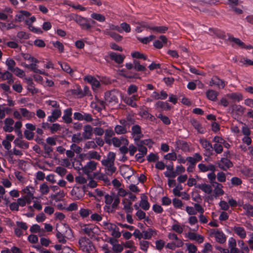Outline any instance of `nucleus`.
I'll use <instances>...</instances> for the list:
<instances>
[{
    "instance_id": "obj_1",
    "label": "nucleus",
    "mask_w": 253,
    "mask_h": 253,
    "mask_svg": "<svg viewBox=\"0 0 253 253\" xmlns=\"http://www.w3.org/2000/svg\"><path fill=\"white\" fill-rule=\"evenodd\" d=\"M119 92L115 89L107 91L105 93L104 98L106 102L114 104L118 103Z\"/></svg>"
},
{
    "instance_id": "obj_2",
    "label": "nucleus",
    "mask_w": 253,
    "mask_h": 253,
    "mask_svg": "<svg viewBox=\"0 0 253 253\" xmlns=\"http://www.w3.org/2000/svg\"><path fill=\"white\" fill-rule=\"evenodd\" d=\"M169 43V46L171 44V42H169L167 38L164 35H161L159 37V40H155L153 42V46L157 49H161L164 45H167Z\"/></svg>"
},
{
    "instance_id": "obj_3",
    "label": "nucleus",
    "mask_w": 253,
    "mask_h": 253,
    "mask_svg": "<svg viewBox=\"0 0 253 253\" xmlns=\"http://www.w3.org/2000/svg\"><path fill=\"white\" fill-rule=\"evenodd\" d=\"M218 166L221 169L226 171L233 167V164L227 158H221L218 163Z\"/></svg>"
},
{
    "instance_id": "obj_4",
    "label": "nucleus",
    "mask_w": 253,
    "mask_h": 253,
    "mask_svg": "<svg viewBox=\"0 0 253 253\" xmlns=\"http://www.w3.org/2000/svg\"><path fill=\"white\" fill-rule=\"evenodd\" d=\"M108 57L111 60L115 61L118 64H122L126 57L124 55L112 51L108 53Z\"/></svg>"
},
{
    "instance_id": "obj_5",
    "label": "nucleus",
    "mask_w": 253,
    "mask_h": 253,
    "mask_svg": "<svg viewBox=\"0 0 253 253\" xmlns=\"http://www.w3.org/2000/svg\"><path fill=\"white\" fill-rule=\"evenodd\" d=\"M199 142L203 148L205 149L206 152L209 156L212 155L213 153V147L211 143L207 139L201 138Z\"/></svg>"
},
{
    "instance_id": "obj_6",
    "label": "nucleus",
    "mask_w": 253,
    "mask_h": 253,
    "mask_svg": "<svg viewBox=\"0 0 253 253\" xmlns=\"http://www.w3.org/2000/svg\"><path fill=\"white\" fill-rule=\"evenodd\" d=\"M84 80L89 83L92 89L94 90L100 86V83L94 77L88 75L84 77Z\"/></svg>"
},
{
    "instance_id": "obj_7",
    "label": "nucleus",
    "mask_w": 253,
    "mask_h": 253,
    "mask_svg": "<svg viewBox=\"0 0 253 253\" xmlns=\"http://www.w3.org/2000/svg\"><path fill=\"white\" fill-rule=\"evenodd\" d=\"M211 233L214 235L216 241L219 243L223 244L226 241V236L222 231L213 229Z\"/></svg>"
},
{
    "instance_id": "obj_8",
    "label": "nucleus",
    "mask_w": 253,
    "mask_h": 253,
    "mask_svg": "<svg viewBox=\"0 0 253 253\" xmlns=\"http://www.w3.org/2000/svg\"><path fill=\"white\" fill-rule=\"evenodd\" d=\"M232 111L235 112V118H238L244 114L246 108L243 107L241 105L234 104L231 106Z\"/></svg>"
},
{
    "instance_id": "obj_9",
    "label": "nucleus",
    "mask_w": 253,
    "mask_h": 253,
    "mask_svg": "<svg viewBox=\"0 0 253 253\" xmlns=\"http://www.w3.org/2000/svg\"><path fill=\"white\" fill-rule=\"evenodd\" d=\"M76 23L80 26L83 30H89L91 29V26L89 25V23H88L87 18L79 15Z\"/></svg>"
},
{
    "instance_id": "obj_10",
    "label": "nucleus",
    "mask_w": 253,
    "mask_h": 253,
    "mask_svg": "<svg viewBox=\"0 0 253 253\" xmlns=\"http://www.w3.org/2000/svg\"><path fill=\"white\" fill-rule=\"evenodd\" d=\"M97 163L93 161H90L87 162L82 169L83 171L86 174H88L90 172L96 169Z\"/></svg>"
},
{
    "instance_id": "obj_11",
    "label": "nucleus",
    "mask_w": 253,
    "mask_h": 253,
    "mask_svg": "<svg viewBox=\"0 0 253 253\" xmlns=\"http://www.w3.org/2000/svg\"><path fill=\"white\" fill-rule=\"evenodd\" d=\"M83 130L82 136L84 139L85 140L91 139L93 133L92 127L89 125H86L84 126Z\"/></svg>"
},
{
    "instance_id": "obj_12",
    "label": "nucleus",
    "mask_w": 253,
    "mask_h": 253,
    "mask_svg": "<svg viewBox=\"0 0 253 253\" xmlns=\"http://www.w3.org/2000/svg\"><path fill=\"white\" fill-rule=\"evenodd\" d=\"M14 123V120L11 118H7L4 121V126L3 129L5 132H11L13 131L14 127L12 126Z\"/></svg>"
},
{
    "instance_id": "obj_13",
    "label": "nucleus",
    "mask_w": 253,
    "mask_h": 253,
    "mask_svg": "<svg viewBox=\"0 0 253 253\" xmlns=\"http://www.w3.org/2000/svg\"><path fill=\"white\" fill-rule=\"evenodd\" d=\"M215 85L217 86L219 88H223L226 85L225 82L219 79L217 76H214L212 78L211 81H210V85Z\"/></svg>"
},
{
    "instance_id": "obj_14",
    "label": "nucleus",
    "mask_w": 253,
    "mask_h": 253,
    "mask_svg": "<svg viewBox=\"0 0 253 253\" xmlns=\"http://www.w3.org/2000/svg\"><path fill=\"white\" fill-rule=\"evenodd\" d=\"M132 134L133 135H136V137L134 138V140H139L140 138L143 136L141 131V127L138 125H135L131 127Z\"/></svg>"
},
{
    "instance_id": "obj_15",
    "label": "nucleus",
    "mask_w": 253,
    "mask_h": 253,
    "mask_svg": "<svg viewBox=\"0 0 253 253\" xmlns=\"http://www.w3.org/2000/svg\"><path fill=\"white\" fill-rule=\"evenodd\" d=\"M187 236L190 240L196 241L199 244L203 243L204 240L202 235H198L195 232H189Z\"/></svg>"
},
{
    "instance_id": "obj_16",
    "label": "nucleus",
    "mask_w": 253,
    "mask_h": 253,
    "mask_svg": "<svg viewBox=\"0 0 253 253\" xmlns=\"http://www.w3.org/2000/svg\"><path fill=\"white\" fill-rule=\"evenodd\" d=\"M72 115V110L71 108H68L64 111V115L62 117V119L66 124H70L72 123V119L71 116Z\"/></svg>"
},
{
    "instance_id": "obj_17",
    "label": "nucleus",
    "mask_w": 253,
    "mask_h": 253,
    "mask_svg": "<svg viewBox=\"0 0 253 253\" xmlns=\"http://www.w3.org/2000/svg\"><path fill=\"white\" fill-rule=\"evenodd\" d=\"M156 108H160L163 110L169 111L172 108V106L167 102L158 101L155 104Z\"/></svg>"
},
{
    "instance_id": "obj_18",
    "label": "nucleus",
    "mask_w": 253,
    "mask_h": 253,
    "mask_svg": "<svg viewBox=\"0 0 253 253\" xmlns=\"http://www.w3.org/2000/svg\"><path fill=\"white\" fill-rule=\"evenodd\" d=\"M226 96L229 98L233 100L234 102H240L243 99L242 93L239 92H233L226 94Z\"/></svg>"
},
{
    "instance_id": "obj_19",
    "label": "nucleus",
    "mask_w": 253,
    "mask_h": 253,
    "mask_svg": "<svg viewBox=\"0 0 253 253\" xmlns=\"http://www.w3.org/2000/svg\"><path fill=\"white\" fill-rule=\"evenodd\" d=\"M191 125L197 131L201 134H204L205 132V128L202 126L201 124L195 119L191 120Z\"/></svg>"
},
{
    "instance_id": "obj_20",
    "label": "nucleus",
    "mask_w": 253,
    "mask_h": 253,
    "mask_svg": "<svg viewBox=\"0 0 253 253\" xmlns=\"http://www.w3.org/2000/svg\"><path fill=\"white\" fill-rule=\"evenodd\" d=\"M206 94L208 99L212 101H215L217 99V96L219 93L213 89H208L206 91Z\"/></svg>"
},
{
    "instance_id": "obj_21",
    "label": "nucleus",
    "mask_w": 253,
    "mask_h": 253,
    "mask_svg": "<svg viewBox=\"0 0 253 253\" xmlns=\"http://www.w3.org/2000/svg\"><path fill=\"white\" fill-rule=\"evenodd\" d=\"M233 230L241 239H245L246 237V231L243 227L235 226L233 227Z\"/></svg>"
},
{
    "instance_id": "obj_22",
    "label": "nucleus",
    "mask_w": 253,
    "mask_h": 253,
    "mask_svg": "<svg viewBox=\"0 0 253 253\" xmlns=\"http://www.w3.org/2000/svg\"><path fill=\"white\" fill-rule=\"evenodd\" d=\"M22 117L25 118L28 120H30L33 118L35 116V113L29 111L25 108H21L19 109Z\"/></svg>"
},
{
    "instance_id": "obj_23",
    "label": "nucleus",
    "mask_w": 253,
    "mask_h": 253,
    "mask_svg": "<svg viewBox=\"0 0 253 253\" xmlns=\"http://www.w3.org/2000/svg\"><path fill=\"white\" fill-rule=\"evenodd\" d=\"M27 84V89L32 94H35L38 92V89L35 88L34 83L31 78H28L26 79Z\"/></svg>"
},
{
    "instance_id": "obj_24",
    "label": "nucleus",
    "mask_w": 253,
    "mask_h": 253,
    "mask_svg": "<svg viewBox=\"0 0 253 253\" xmlns=\"http://www.w3.org/2000/svg\"><path fill=\"white\" fill-rule=\"evenodd\" d=\"M141 198L140 206L145 211L148 210L150 208V204L148 201L147 197L143 194L141 196Z\"/></svg>"
},
{
    "instance_id": "obj_25",
    "label": "nucleus",
    "mask_w": 253,
    "mask_h": 253,
    "mask_svg": "<svg viewBox=\"0 0 253 253\" xmlns=\"http://www.w3.org/2000/svg\"><path fill=\"white\" fill-rule=\"evenodd\" d=\"M97 104L95 105L94 108L98 112H100L102 109L105 108L106 101H104L102 100L99 99L98 97L95 96V98Z\"/></svg>"
},
{
    "instance_id": "obj_26",
    "label": "nucleus",
    "mask_w": 253,
    "mask_h": 253,
    "mask_svg": "<svg viewBox=\"0 0 253 253\" xmlns=\"http://www.w3.org/2000/svg\"><path fill=\"white\" fill-rule=\"evenodd\" d=\"M168 27L166 26H152L150 30L156 33L164 34L168 30Z\"/></svg>"
},
{
    "instance_id": "obj_27",
    "label": "nucleus",
    "mask_w": 253,
    "mask_h": 253,
    "mask_svg": "<svg viewBox=\"0 0 253 253\" xmlns=\"http://www.w3.org/2000/svg\"><path fill=\"white\" fill-rule=\"evenodd\" d=\"M196 187L202 190L205 193L208 194H211L212 192L211 186L208 184H199L197 185H196Z\"/></svg>"
},
{
    "instance_id": "obj_28",
    "label": "nucleus",
    "mask_w": 253,
    "mask_h": 253,
    "mask_svg": "<svg viewBox=\"0 0 253 253\" xmlns=\"http://www.w3.org/2000/svg\"><path fill=\"white\" fill-rule=\"evenodd\" d=\"M143 238L144 239H150L154 234H157V231L152 228H148L147 231H143Z\"/></svg>"
},
{
    "instance_id": "obj_29",
    "label": "nucleus",
    "mask_w": 253,
    "mask_h": 253,
    "mask_svg": "<svg viewBox=\"0 0 253 253\" xmlns=\"http://www.w3.org/2000/svg\"><path fill=\"white\" fill-rule=\"evenodd\" d=\"M31 13L25 10H21L19 14L16 15V20L18 22H21L24 20V17H28Z\"/></svg>"
},
{
    "instance_id": "obj_30",
    "label": "nucleus",
    "mask_w": 253,
    "mask_h": 253,
    "mask_svg": "<svg viewBox=\"0 0 253 253\" xmlns=\"http://www.w3.org/2000/svg\"><path fill=\"white\" fill-rule=\"evenodd\" d=\"M133 63L134 64V70L137 72H145L147 70L146 68L141 65L140 62L136 59L133 60Z\"/></svg>"
},
{
    "instance_id": "obj_31",
    "label": "nucleus",
    "mask_w": 253,
    "mask_h": 253,
    "mask_svg": "<svg viewBox=\"0 0 253 253\" xmlns=\"http://www.w3.org/2000/svg\"><path fill=\"white\" fill-rule=\"evenodd\" d=\"M70 92L72 93V95H76L79 98H82L84 97V94H83V90L79 85H78L77 88L75 89H70Z\"/></svg>"
},
{
    "instance_id": "obj_32",
    "label": "nucleus",
    "mask_w": 253,
    "mask_h": 253,
    "mask_svg": "<svg viewBox=\"0 0 253 253\" xmlns=\"http://www.w3.org/2000/svg\"><path fill=\"white\" fill-rule=\"evenodd\" d=\"M126 199H124L123 201L122 204L124 205V209L126 211L127 213H132L133 211V208L131 207L132 202L127 200V202H126Z\"/></svg>"
},
{
    "instance_id": "obj_33",
    "label": "nucleus",
    "mask_w": 253,
    "mask_h": 253,
    "mask_svg": "<svg viewBox=\"0 0 253 253\" xmlns=\"http://www.w3.org/2000/svg\"><path fill=\"white\" fill-rule=\"evenodd\" d=\"M59 64L60 65L61 68L62 69L67 73L69 74L70 75H72L74 71L73 69L71 68V67L69 66V65L66 63H59Z\"/></svg>"
},
{
    "instance_id": "obj_34",
    "label": "nucleus",
    "mask_w": 253,
    "mask_h": 253,
    "mask_svg": "<svg viewBox=\"0 0 253 253\" xmlns=\"http://www.w3.org/2000/svg\"><path fill=\"white\" fill-rule=\"evenodd\" d=\"M228 41L233 42L236 44H237L241 48H243V46L245 45V43L241 41L239 39L233 37L232 35H228Z\"/></svg>"
},
{
    "instance_id": "obj_35",
    "label": "nucleus",
    "mask_w": 253,
    "mask_h": 253,
    "mask_svg": "<svg viewBox=\"0 0 253 253\" xmlns=\"http://www.w3.org/2000/svg\"><path fill=\"white\" fill-rule=\"evenodd\" d=\"M5 64H6V66H7V69L9 71H10L11 72H12L13 70H14V69L15 68V66L16 65V62H15V61L13 59H12L10 58H8L6 59Z\"/></svg>"
},
{
    "instance_id": "obj_36",
    "label": "nucleus",
    "mask_w": 253,
    "mask_h": 253,
    "mask_svg": "<svg viewBox=\"0 0 253 253\" xmlns=\"http://www.w3.org/2000/svg\"><path fill=\"white\" fill-rule=\"evenodd\" d=\"M44 150V154L42 156L44 158H50L51 156V152L53 151V149L50 146H48L46 144L43 145Z\"/></svg>"
},
{
    "instance_id": "obj_37",
    "label": "nucleus",
    "mask_w": 253,
    "mask_h": 253,
    "mask_svg": "<svg viewBox=\"0 0 253 253\" xmlns=\"http://www.w3.org/2000/svg\"><path fill=\"white\" fill-rule=\"evenodd\" d=\"M223 185L222 184L219 185V186L215 187L213 190V196L215 198L222 196L224 194V191L222 189Z\"/></svg>"
},
{
    "instance_id": "obj_38",
    "label": "nucleus",
    "mask_w": 253,
    "mask_h": 253,
    "mask_svg": "<svg viewBox=\"0 0 253 253\" xmlns=\"http://www.w3.org/2000/svg\"><path fill=\"white\" fill-rule=\"evenodd\" d=\"M91 18L96 20L100 22H103L105 21L106 18L105 17L101 14L97 13H92L91 14Z\"/></svg>"
},
{
    "instance_id": "obj_39",
    "label": "nucleus",
    "mask_w": 253,
    "mask_h": 253,
    "mask_svg": "<svg viewBox=\"0 0 253 253\" xmlns=\"http://www.w3.org/2000/svg\"><path fill=\"white\" fill-rule=\"evenodd\" d=\"M10 77H13L12 74L8 71H4L2 72L1 69H0V79L2 81H5Z\"/></svg>"
},
{
    "instance_id": "obj_40",
    "label": "nucleus",
    "mask_w": 253,
    "mask_h": 253,
    "mask_svg": "<svg viewBox=\"0 0 253 253\" xmlns=\"http://www.w3.org/2000/svg\"><path fill=\"white\" fill-rule=\"evenodd\" d=\"M115 131L117 134H123L126 133L127 130L125 126L117 125L115 127Z\"/></svg>"
},
{
    "instance_id": "obj_41",
    "label": "nucleus",
    "mask_w": 253,
    "mask_h": 253,
    "mask_svg": "<svg viewBox=\"0 0 253 253\" xmlns=\"http://www.w3.org/2000/svg\"><path fill=\"white\" fill-rule=\"evenodd\" d=\"M243 209L246 211L247 216L253 217V206L250 204H245Z\"/></svg>"
},
{
    "instance_id": "obj_42",
    "label": "nucleus",
    "mask_w": 253,
    "mask_h": 253,
    "mask_svg": "<svg viewBox=\"0 0 253 253\" xmlns=\"http://www.w3.org/2000/svg\"><path fill=\"white\" fill-rule=\"evenodd\" d=\"M215 34L219 38L225 41H228V35L230 34H226L225 32L218 30L215 32Z\"/></svg>"
},
{
    "instance_id": "obj_43",
    "label": "nucleus",
    "mask_w": 253,
    "mask_h": 253,
    "mask_svg": "<svg viewBox=\"0 0 253 253\" xmlns=\"http://www.w3.org/2000/svg\"><path fill=\"white\" fill-rule=\"evenodd\" d=\"M159 157L158 155L153 153H150L147 156V160L150 163L157 162L159 160Z\"/></svg>"
},
{
    "instance_id": "obj_44",
    "label": "nucleus",
    "mask_w": 253,
    "mask_h": 253,
    "mask_svg": "<svg viewBox=\"0 0 253 253\" xmlns=\"http://www.w3.org/2000/svg\"><path fill=\"white\" fill-rule=\"evenodd\" d=\"M84 139L83 136H81L80 133H77L76 134H74L73 135L72 137V141L74 143H79L80 142L82 141Z\"/></svg>"
},
{
    "instance_id": "obj_45",
    "label": "nucleus",
    "mask_w": 253,
    "mask_h": 253,
    "mask_svg": "<svg viewBox=\"0 0 253 253\" xmlns=\"http://www.w3.org/2000/svg\"><path fill=\"white\" fill-rule=\"evenodd\" d=\"M150 244V243L149 242L145 240L140 241L139 242L140 249L143 251L144 252H146L149 247Z\"/></svg>"
},
{
    "instance_id": "obj_46",
    "label": "nucleus",
    "mask_w": 253,
    "mask_h": 253,
    "mask_svg": "<svg viewBox=\"0 0 253 253\" xmlns=\"http://www.w3.org/2000/svg\"><path fill=\"white\" fill-rule=\"evenodd\" d=\"M122 33L124 31L126 33H129L131 31V27L129 24L126 22H123L120 24Z\"/></svg>"
},
{
    "instance_id": "obj_47",
    "label": "nucleus",
    "mask_w": 253,
    "mask_h": 253,
    "mask_svg": "<svg viewBox=\"0 0 253 253\" xmlns=\"http://www.w3.org/2000/svg\"><path fill=\"white\" fill-rule=\"evenodd\" d=\"M88 154V159H96L97 160H100L101 159V156L99 155L96 151H89Z\"/></svg>"
},
{
    "instance_id": "obj_48",
    "label": "nucleus",
    "mask_w": 253,
    "mask_h": 253,
    "mask_svg": "<svg viewBox=\"0 0 253 253\" xmlns=\"http://www.w3.org/2000/svg\"><path fill=\"white\" fill-rule=\"evenodd\" d=\"M40 191L42 195H46L49 192V188L46 183L41 185Z\"/></svg>"
},
{
    "instance_id": "obj_49",
    "label": "nucleus",
    "mask_w": 253,
    "mask_h": 253,
    "mask_svg": "<svg viewBox=\"0 0 253 253\" xmlns=\"http://www.w3.org/2000/svg\"><path fill=\"white\" fill-rule=\"evenodd\" d=\"M108 35L116 42H120L123 40V36L114 32H110Z\"/></svg>"
},
{
    "instance_id": "obj_50",
    "label": "nucleus",
    "mask_w": 253,
    "mask_h": 253,
    "mask_svg": "<svg viewBox=\"0 0 253 253\" xmlns=\"http://www.w3.org/2000/svg\"><path fill=\"white\" fill-rule=\"evenodd\" d=\"M124 101L128 105L133 108H137V105L135 102L133 101L130 98H128V96H126L124 99Z\"/></svg>"
},
{
    "instance_id": "obj_51",
    "label": "nucleus",
    "mask_w": 253,
    "mask_h": 253,
    "mask_svg": "<svg viewBox=\"0 0 253 253\" xmlns=\"http://www.w3.org/2000/svg\"><path fill=\"white\" fill-rule=\"evenodd\" d=\"M164 159L169 161H175L177 159V155L175 152L169 153L165 155Z\"/></svg>"
},
{
    "instance_id": "obj_52",
    "label": "nucleus",
    "mask_w": 253,
    "mask_h": 253,
    "mask_svg": "<svg viewBox=\"0 0 253 253\" xmlns=\"http://www.w3.org/2000/svg\"><path fill=\"white\" fill-rule=\"evenodd\" d=\"M55 172L58 173L60 176L63 177L66 174L67 170L63 167H57L55 170Z\"/></svg>"
},
{
    "instance_id": "obj_53",
    "label": "nucleus",
    "mask_w": 253,
    "mask_h": 253,
    "mask_svg": "<svg viewBox=\"0 0 253 253\" xmlns=\"http://www.w3.org/2000/svg\"><path fill=\"white\" fill-rule=\"evenodd\" d=\"M158 118L160 119L163 123L167 125H169L170 124V120L166 116L163 115L162 114H160L158 116Z\"/></svg>"
},
{
    "instance_id": "obj_54",
    "label": "nucleus",
    "mask_w": 253,
    "mask_h": 253,
    "mask_svg": "<svg viewBox=\"0 0 253 253\" xmlns=\"http://www.w3.org/2000/svg\"><path fill=\"white\" fill-rule=\"evenodd\" d=\"M97 146L95 142L94 141H89L86 142L84 144V148L89 149H96L97 148Z\"/></svg>"
},
{
    "instance_id": "obj_55",
    "label": "nucleus",
    "mask_w": 253,
    "mask_h": 253,
    "mask_svg": "<svg viewBox=\"0 0 253 253\" xmlns=\"http://www.w3.org/2000/svg\"><path fill=\"white\" fill-rule=\"evenodd\" d=\"M137 145L138 146L137 150L141 154V155L145 156L148 152L147 148L140 143L137 144Z\"/></svg>"
},
{
    "instance_id": "obj_56",
    "label": "nucleus",
    "mask_w": 253,
    "mask_h": 253,
    "mask_svg": "<svg viewBox=\"0 0 253 253\" xmlns=\"http://www.w3.org/2000/svg\"><path fill=\"white\" fill-rule=\"evenodd\" d=\"M186 246H187L188 253H196L197 248L196 246L191 243H186Z\"/></svg>"
},
{
    "instance_id": "obj_57",
    "label": "nucleus",
    "mask_w": 253,
    "mask_h": 253,
    "mask_svg": "<svg viewBox=\"0 0 253 253\" xmlns=\"http://www.w3.org/2000/svg\"><path fill=\"white\" fill-rule=\"evenodd\" d=\"M172 204L176 209H181L183 206L182 202L180 199L176 198L172 200Z\"/></svg>"
},
{
    "instance_id": "obj_58",
    "label": "nucleus",
    "mask_w": 253,
    "mask_h": 253,
    "mask_svg": "<svg viewBox=\"0 0 253 253\" xmlns=\"http://www.w3.org/2000/svg\"><path fill=\"white\" fill-rule=\"evenodd\" d=\"M91 213V211L86 209H81L80 210V214L83 218L87 217L90 213Z\"/></svg>"
},
{
    "instance_id": "obj_59",
    "label": "nucleus",
    "mask_w": 253,
    "mask_h": 253,
    "mask_svg": "<svg viewBox=\"0 0 253 253\" xmlns=\"http://www.w3.org/2000/svg\"><path fill=\"white\" fill-rule=\"evenodd\" d=\"M231 182L234 186H239L242 184V180L238 177H233L231 179Z\"/></svg>"
},
{
    "instance_id": "obj_60",
    "label": "nucleus",
    "mask_w": 253,
    "mask_h": 253,
    "mask_svg": "<svg viewBox=\"0 0 253 253\" xmlns=\"http://www.w3.org/2000/svg\"><path fill=\"white\" fill-rule=\"evenodd\" d=\"M212 147L213 150L217 154H220L223 151V146L221 144L215 143Z\"/></svg>"
},
{
    "instance_id": "obj_61",
    "label": "nucleus",
    "mask_w": 253,
    "mask_h": 253,
    "mask_svg": "<svg viewBox=\"0 0 253 253\" xmlns=\"http://www.w3.org/2000/svg\"><path fill=\"white\" fill-rule=\"evenodd\" d=\"M131 56L133 58H135L136 59H143L144 60H146V57L143 54L138 52L135 51L131 53Z\"/></svg>"
},
{
    "instance_id": "obj_62",
    "label": "nucleus",
    "mask_w": 253,
    "mask_h": 253,
    "mask_svg": "<svg viewBox=\"0 0 253 253\" xmlns=\"http://www.w3.org/2000/svg\"><path fill=\"white\" fill-rule=\"evenodd\" d=\"M53 45L54 47L58 49L59 51L61 53L64 51V47L63 44L59 41H56L55 42H53Z\"/></svg>"
},
{
    "instance_id": "obj_63",
    "label": "nucleus",
    "mask_w": 253,
    "mask_h": 253,
    "mask_svg": "<svg viewBox=\"0 0 253 253\" xmlns=\"http://www.w3.org/2000/svg\"><path fill=\"white\" fill-rule=\"evenodd\" d=\"M56 236L60 243H61L62 244H65L66 243L67 240L65 238V236H64L59 231L57 232V233L56 234Z\"/></svg>"
},
{
    "instance_id": "obj_64",
    "label": "nucleus",
    "mask_w": 253,
    "mask_h": 253,
    "mask_svg": "<svg viewBox=\"0 0 253 253\" xmlns=\"http://www.w3.org/2000/svg\"><path fill=\"white\" fill-rule=\"evenodd\" d=\"M138 87L134 84H131L127 88V92L129 95L134 93L137 91Z\"/></svg>"
}]
</instances>
